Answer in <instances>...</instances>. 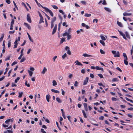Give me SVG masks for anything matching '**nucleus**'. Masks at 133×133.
Instances as JSON below:
<instances>
[{
    "mask_svg": "<svg viewBox=\"0 0 133 133\" xmlns=\"http://www.w3.org/2000/svg\"><path fill=\"white\" fill-rule=\"evenodd\" d=\"M59 11L60 13H62L63 15H64V12L61 10H59Z\"/></svg>",
    "mask_w": 133,
    "mask_h": 133,
    "instance_id": "47",
    "label": "nucleus"
},
{
    "mask_svg": "<svg viewBox=\"0 0 133 133\" xmlns=\"http://www.w3.org/2000/svg\"><path fill=\"white\" fill-rule=\"evenodd\" d=\"M69 49V48L68 46H66L65 47V50H66L68 49L67 50V53L69 55H71V52Z\"/></svg>",
    "mask_w": 133,
    "mask_h": 133,
    "instance_id": "7",
    "label": "nucleus"
},
{
    "mask_svg": "<svg viewBox=\"0 0 133 133\" xmlns=\"http://www.w3.org/2000/svg\"><path fill=\"white\" fill-rule=\"evenodd\" d=\"M23 55H22V54H21L18 57V59H20L22 58Z\"/></svg>",
    "mask_w": 133,
    "mask_h": 133,
    "instance_id": "54",
    "label": "nucleus"
},
{
    "mask_svg": "<svg viewBox=\"0 0 133 133\" xmlns=\"http://www.w3.org/2000/svg\"><path fill=\"white\" fill-rule=\"evenodd\" d=\"M39 6L41 7L42 8L44 9L46 12H49V13L50 14V15L52 16H53L54 15V14L52 11L51 10L49 9L48 8L45 7L43 6L42 5H41L40 3H39Z\"/></svg>",
    "mask_w": 133,
    "mask_h": 133,
    "instance_id": "2",
    "label": "nucleus"
},
{
    "mask_svg": "<svg viewBox=\"0 0 133 133\" xmlns=\"http://www.w3.org/2000/svg\"><path fill=\"white\" fill-rule=\"evenodd\" d=\"M69 34V33H68L67 32H65L63 34V36H67Z\"/></svg>",
    "mask_w": 133,
    "mask_h": 133,
    "instance_id": "36",
    "label": "nucleus"
},
{
    "mask_svg": "<svg viewBox=\"0 0 133 133\" xmlns=\"http://www.w3.org/2000/svg\"><path fill=\"white\" fill-rule=\"evenodd\" d=\"M56 100L59 103H61L62 102L61 100L58 97H57L56 98Z\"/></svg>",
    "mask_w": 133,
    "mask_h": 133,
    "instance_id": "17",
    "label": "nucleus"
},
{
    "mask_svg": "<svg viewBox=\"0 0 133 133\" xmlns=\"http://www.w3.org/2000/svg\"><path fill=\"white\" fill-rule=\"evenodd\" d=\"M65 41V38H64L61 39V40L60 42V43L61 44H62L63 42Z\"/></svg>",
    "mask_w": 133,
    "mask_h": 133,
    "instance_id": "30",
    "label": "nucleus"
},
{
    "mask_svg": "<svg viewBox=\"0 0 133 133\" xmlns=\"http://www.w3.org/2000/svg\"><path fill=\"white\" fill-rule=\"evenodd\" d=\"M27 21L29 22V23H31L32 21L31 19V18H30V14H28L27 15Z\"/></svg>",
    "mask_w": 133,
    "mask_h": 133,
    "instance_id": "4",
    "label": "nucleus"
},
{
    "mask_svg": "<svg viewBox=\"0 0 133 133\" xmlns=\"http://www.w3.org/2000/svg\"><path fill=\"white\" fill-rule=\"evenodd\" d=\"M100 37L102 40L105 41L106 40L105 38L103 36L101 35Z\"/></svg>",
    "mask_w": 133,
    "mask_h": 133,
    "instance_id": "35",
    "label": "nucleus"
},
{
    "mask_svg": "<svg viewBox=\"0 0 133 133\" xmlns=\"http://www.w3.org/2000/svg\"><path fill=\"white\" fill-rule=\"evenodd\" d=\"M23 92H19V95L18 97L19 98H21L22 96Z\"/></svg>",
    "mask_w": 133,
    "mask_h": 133,
    "instance_id": "24",
    "label": "nucleus"
},
{
    "mask_svg": "<svg viewBox=\"0 0 133 133\" xmlns=\"http://www.w3.org/2000/svg\"><path fill=\"white\" fill-rule=\"evenodd\" d=\"M87 103H83V105L84 106V108L87 107Z\"/></svg>",
    "mask_w": 133,
    "mask_h": 133,
    "instance_id": "60",
    "label": "nucleus"
},
{
    "mask_svg": "<svg viewBox=\"0 0 133 133\" xmlns=\"http://www.w3.org/2000/svg\"><path fill=\"white\" fill-rule=\"evenodd\" d=\"M98 76H99V77L101 78H102L103 77V76L102 74H99L98 75Z\"/></svg>",
    "mask_w": 133,
    "mask_h": 133,
    "instance_id": "49",
    "label": "nucleus"
},
{
    "mask_svg": "<svg viewBox=\"0 0 133 133\" xmlns=\"http://www.w3.org/2000/svg\"><path fill=\"white\" fill-rule=\"evenodd\" d=\"M123 56L124 57V59L128 60L127 57L125 53H124L123 54Z\"/></svg>",
    "mask_w": 133,
    "mask_h": 133,
    "instance_id": "22",
    "label": "nucleus"
},
{
    "mask_svg": "<svg viewBox=\"0 0 133 133\" xmlns=\"http://www.w3.org/2000/svg\"><path fill=\"white\" fill-rule=\"evenodd\" d=\"M116 69L120 72L122 71V70L118 67H117L116 68Z\"/></svg>",
    "mask_w": 133,
    "mask_h": 133,
    "instance_id": "45",
    "label": "nucleus"
},
{
    "mask_svg": "<svg viewBox=\"0 0 133 133\" xmlns=\"http://www.w3.org/2000/svg\"><path fill=\"white\" fill-rule=\"evenodd\" d=\"M75 63H76V65H81L82 66V64L78 60H76L75 61Z\"/></svg>",
    "mask_w": 133,
    "mask_h": 133,
    "instance_id": "9",
    "label": "nucleus"
},
{
    "mask_svg": "<svg viewBox=\"0 0 133 133\" xmlns=\"http://www.w3.org/2000/svg\"><path fill=\"white\" fill-rule=\"evenodd\" d=\"M100 53L102 54H105V52L102 50V49H100Z\"/></svg>",
    "mask_w": 133,
    "mask_h": 133,
    "instance_id": "40",
    "label": "nucleus"
},
{
    "mask_svg": "<svg viewBox=\"0 0 133 133\" xmlns=\"http://www.w3.org/2000/svg\"><path fill=\"white\" fill-rule=\"evenodd\" d=\"M95 69L97 70H101L102 71L103 70V69L102 68H100L98 66H96L95 67Z\"/></svg>",
    "mask_w": 133,
    "mask_h": 133,
    "instance_id": "20",
    "label": "nucleus"
},
{
    "mask_svg": "<svg viewBox=\"0 0 133 133\" xmlns=\"http://www.w3.org/2000/svg\"><path fill=\"white\" fill-rule=\"evenodd\" d=\"M51 91L52 92H55V93H59V91H58L57 90H55L53 89H51Z\"/></svg>",
    "mask_w": 133,
    "mask_h": 133,
    "instance_id": "12",
    "label": "nucleus"
},
{
    "mask_svg": "<svg viewBox=\"0 0 133 133\" xmlns=\"http://www.w3.org/2000/svg\"><path fill=\"white\" fill-rule=\"evenodd\" d=\"M10 56H8L7 58H5V61H6L8 60H9L10 59Z\"/></svg>",
    "mask_w": 133,
    "mask_h": 133,
    "instance_id": "51",
    "label": "nucleus"
},
{
    "mask_svg": "<svg viewBox=\"0 0 133 133\" xmlns=\"http://www.w3.org/2000/svg\"><path fill=\"white\" fill-rule=\"evenodd\" d=\"M12 21L11 22L10 25H13L14 23V20L13 19H12Z\"/></svg>",
    "mask_w": 133,
    "mask_h": 133,
    "instance_id": "42",
    "label": "nucleus"
},
{
    "mask_svg": "<svg viewBox=\"0 0 133 133\" xmlns=\"http://www.w3.org/2000/svg\"><path fill=\"white\" fill-rule=\"evenodd\" d=\"M104 118L103 116H101L99 117V119L100 120H103Z\"/></svg>",
    "mask_w": 133,
    "mask_h": 133,
    "instance_id": "50",
    "label": "nucleus"
},
{
    "mask_svg": "<svg viewBox=\"0 0 133 133\" xmlns=\"http://www.w3.org/2000/svg\"><path fill=\"white\" fill-rule=\"evenodd\" d=\"M12 71V70H10L9 72H8V77H9L10 76V74L11 73V72Z\"/></svg>",
    "mask_w": 133,
    "mask_h": 133,
    "instance_id": "62",
    "label": "nucleus"
},
{
    "mask_svg": "<svg viewBox=\"0 0 133 133\" xmlns=\"http://www.w3.org/2000/svg\"><path fill=\"white\" fill-rule=\"evenodd\" d=\"M99 42L103 46H105V43L102 40L99 41Z\"/></svg>",
    "mask_w": 133,
    "mask_h": 133,
    "instance_id": "21",
    "label": "nucleus"
},
{
    "mask_svg": "<svg viewBox=\"0 0 133 133\" xmlns=\"http://www.w3.org/2000/svg\"><path fill=\"white\" fill-rule=\"evenodd\" d=\"M52 85L53 86H55L57 85L56 82L55 80H53L52 81Z\"/></svg>",
    "mask_w": 133,
    "mask_h": 133,
    "instance_id": "29",
    "label": "nucleus"
},
{
    "mask_svg": "<svg viewBox=\"0 0 133 133\" xmlns=\"http://www.w3.org/2000/svg\"><path fill=\"white\" fill-rule=\"evenodd\" d=\"M41 132L43 133H46V132L45 131L44 129L42 128L41 129Z\"/></svg>",
    "mask_w": 133,
    "mask_h": 133,
    "instance_id": "53",
    "label": "nucleus"
},
{
    "mask_svg": "<svg viewBox=\"0 0 133 133\" xmlns=\"http://www.w3.org/2000/svg\"><path fill=\"white\" fill-rule=\"evenodd\" d=\"M91 16V14H85V17H88L90 16Z\"/></svg>",
    "mask_w": 133,
    "mask_h": 133,
    "instance_id": "33",
    "label": "nucleus"
},
{
    "mask_svg": "<svg viewBox=\"0 0 133 133\" xmlns=\"http://www.w3.org/2000/svg\"><path fill=\"white\" fill-rule=\"evenodd\" d=\"M47 71V69L45 67H44L43 70L42 72L43 74H44L45 72Z\"/></svg>",
    "mask_w": 133,
    "mask_h": 133,
    "instance_id": "19",
    "label": "nucleus"
},
{
    "mask_svg": "<svg viewBox=\"0 0 133 133\" xmlns=\"http://www.w3.org/2000/svg\"><path fill=\"white\" fill-rule=\"evenodd\" d=\"M11 46V42L10 41H9L8 43V48H9Z\"/></svg>",
    "mask_w": 133,
    "mask_h": 133,
    "instance_id": "59",
    "label": "nucleus"
},
{
    "mask_svg": "<svg viewBox=\"0 0 133 133\" xmlns=\"http://www.w3.org/2000/svg\"><path fill=\"white\" fill-rule=\"evenodd\" d=\"M98 21V19H95L93 20V22L94 23L95 22L96 23H97Z\"/></svg>",
    "mask_w": 133,
    "mask_h": 133,
    "instance_id": "57",
    "label": "nucleus"
},
{
    "mask_svg": "<svg viewBox=\"0 0 133 133\" xmlns=\"http://www.w3.org/2000/svg\"><path fill=\"white\" fill-rule=\"evenodd\" d=\"M10 120H11L10 119H8L5 121V123L6 124H7L10 121Z\"/></svg>",
    "mask_w": 133,
    "mask_h": 133,
    "instance_id": "43",
    "label": "nucleus"
},
{
    "mask_svg": "<svg viewBox=\"0 0 133 133\" xmlns=\"http://www.w3.org/2000/svg\"><path fill=\"white\" fill-rule=\"evenodd\" d=\"M4 37V34H3L2 35V36L0 38V42H1L2 41L3 38Z\"/></svg>",
    "mask_w": 133,
    "mask_h": 133,
    "instance_id": "31",
    "label": "nucleus"
},
{
    "mask_svg": "<svg viewBox=\"0 0 133 133\" xmlns=\"http://www.w3.org/2000/svg\"><path fill=\"white\" fill-rule=\"evenodd\" d=\"M117 23L118 25L120 27H122L123 26L121 22H119V21H117Z\"/></svg>",
    "mask_w": 133,
    "mask_h": 133,
    "instance_id": "26",
    "label": "nucleus"
},
{
    "mask_svg": "<svg viewBox=\"0 0 133 133\" xmlns=\"http://www.w3.org/2000/svg\"><path fill=\"white\" fill-rule=\"evenodd\" d=\"M118 31L119 33L120 34V35L123 36V38L127 40V39L125 37V34L123 33L122 32L119 31V30H118Z\"/></svg>",
    "mask_w": 133,
    "mask_h": 133,
    "instance_id": "6",
    "label": "nucleus"
},
{
    "mask_svg": "<svg viewBox=\"0 0 133 133\" xmlns=\"http://www.w3.org/2000/svg\"><path fill=\"white\" fill-rule=\"evenodd\" d=\"M28 71L29 74L30 76H31L33 73V72L29 70H28Z\"/></svg>",
    "mask_w": 133,
    "mask_h": 133,
    "instance_id": "23",
    "label": "nucleus"
},
{
    "mask_svg": "<svg viewBox=\"0 0 133 133\" xmlns=\"http://www.w3.org/2000/svg\"><path fill=\"white\" fill-rule=\"evenodd\" d=\"M82 112L83 113L84 117L85 118H87V116L84 111V110H82Z\"/></svg>",
    "mask_w": 133,
    "mask_h": 133,
    "instance_id": "18",
    "label": "nucleus"
},
{
    "mask_svg": "<svg viewBox=\"0 0 133 133\" xmlns=\"http://www.w3.org/2000/svg\"><path fill=\"white\" fill-rule=\"evenodd\" d=\"M83 56H84V57H93V56L91 55H88L86 53L84 54H83Z\"/></svg>",
    "mask_w": 133,
    "mask_h": 133,
    "instance_id": "10",
    "label": "nucleus"
},
{
    "mask_svg": "<svg viewBox=\"0 0 133 133\" xmlns=\"http://www.w3.org/2000/svg\"><path fill=\"white\" fill-rule=\"evenodd\" d=\"M59 79L60 81L62 80L63 79V77L62 76H60L59 77Z\"/></svg>",
    "mask_w": 133,
    "mask_h": 133,
    "instance_id": "61",
    "label": "nucleus"
},
{
    "mask_svg": "<svg viewBox=\"0 0 133 133\" xmlns=\"http://www.w3.org/2000/svg\"><path fill=\"white\" fill-rule=\"evenodd\" d=\"M125 34L126 37L130 39V37L127 31H126L125 32Z\"/></svg>",
    "mask_w": 133,
    "mask_h": 133,
    "instance_id": "14",
    "label": "nucleus"
},
{
    "mask_svg": "<svg viewBox=\"0 0 133 133\" xmlns=\"http://www.w3.org/2000/svg\"><path fill=\"white\" fill-rule=\"evenodd\" d=\"M39 6L41 7L42 8L44 9L46 12H49V13L50 14V15L52 16H53L54 15V14L52 11L51 10L49 9L48 8L45 7L43 6L42 5H41L40 3H39Z\"/></svg>",
    "mask_w": 133,
    "mask_h": 133,
    "instance_id": "1",
    "label": "nucleus"
},
{
    "mask_svg": "<svg viewBox=\"0 0 133 133\" xmlns=\"http://www.w3.org/2000/svg\"><path fill=\"white\" fill-rule=\"evenodd\" d=\"M67 55L66 53H65L64 55L62 56V58L63 59H64L66 57Z\"/></svg>",
    "mask_w": 133,
    "mask_h": 133,
    "instance_id": "38",
    "label": "nucleus"
},
{
    "mask_svg": "<svg viewBox=\"0 0 133 133\" xmlns=\"http://www.w3.org/2000/svg\"><path fill=\"white\" fill-rule=\"evenodd\" d=\"M28 37L30 41L32 42H33V40L32 39L30 35Z\"/></svg>",
    "mask_w": 133,
    "mask_h": 133,
    "instance_id": "64",
    "label": "nucleus"
},
{
    "mask_svg": "<svg viewBox=\"0 0 133 133\" xmlns=\"http://www.w3.org/2000/svg\"><path fill=\"white\" fill-rule=\"evenodd\" d=\"M20 79V78L19 77H17V78L15 79V83H17V82Z\"/></svg>",
    "mask_w": 133,
    "mask_h": 133,
    "instance_id": "34",
    "label": "nucleus"
},
{
    "mask_svg": "<svg viewBox=\"0 0 133 133\" xmlns=\"http://www.w3.org/2000/svg\"><path fill=\"white\" fill-rule=\"evenodd\" d=\"M111 99L113 101H117V99L115 97H112L111 98Z\"/></svg>",
    "mask_w": 133,
    "mask_h": 133,
    "instance_id": "58",
    "label": "nucleus"
},
{
    "mask_svg": "<svg viewBox=\"0 0 133 133\" xmlns=\"http://www.w3.org/2000/svg\"><path fill=\"white\" fill-rule=\"evenodd\" d=\"M81 3L84 5H85L86 4V3L85 1H81Z\"/></svg>",
    "mask_w": 133,
    "mask_h": 133,
    "instance_id": "44",
    "label": "nucleus"
},
{
    "mask_svg": "<svg viewBox=\"0 0 133 133\" xmlns=\"http://www.w3.org/2000/svg\"><path fill=\"white\" fill-rule=\"evenodd\" d=\"M90 77H91L92 78H93L94 77V75L92 74H90Z\"/></svg>",
    "mask_w": 133,
    "mask_h": 133,
    "instance_id": "56",
    "label": "nucleus"
},
{
    "mask_svg": "<svg viewBox=\"0 0 133 133\" xmlns=\"http://www.w3.org/2000/svg\"><path fill=\"white\" fill-rule=\"evenodd\" d=\"M6 2L8 4H10V3L11 2L10 0H6Z\"/></svg>",
    "mask_w": 133,
    "mask_h": 133,
    "instance_id": "52",
    "label": "nucleus"
},
{
    "mask_svg": "<svg viewBox=\"0 0 133 133\" xmlns=\"http://www.w3.org/2000/svg\"><path fill=\"white\" fill-rule=\"evenodd\" d=\"M15 31H10L9 32V33L10 34H14L15 32Z\"/></svg>",
    "mask_w": 133,
    "mask_h": 133,
    "instance_id": "55",
    "label": "nucleus"
},
{
    "mask_svg": "<svg viewBox=\"0 0 133 133\" xmlns=\"http://www.w3.org/2000/svg\"><path fill=\"white\" fill-rule=\"evenodd\" d=\"M24 25L28 28V29H31V26L28 23H24Z\"/></svg>",
    "mask_w": 133,
    "mask_h": 133,
    "instance_id": "11",
    "label": "nucleus"
},
{
    "mask_svg": "<svg viewBox=\"0 0 133 133\" xmlns=\"http://www.w3.org/2000/svg\"><path fill=\"white\" fill-rule=\"evenodd\" d=\"M57 29L54 28L53 29V30L52 32V34H54L56 32V30Z\"/></svg>",
    "mask_w": 133,
    "mask_h": 133,
    "instance_id": "37",
    "label": "nucleus"
},
{
    "mask_svg": "<svg viewBox=\"0 0 133 133\" xmlns=\"http://www.w3.org/2000/svg\"><path fill=\"white\" fill-rule=\"evenodd\" d=\"M17 62L16 61H14V62H13L12 64H11L12 66H13L14 65L16 64L17 63Z\"/></svg>",
    "mask_w": 133,
    "mask_h": 133,
    "instance_id": "63",
    "label": "nucleus"
},
{
    "mask_svg": "<svg viewBox=\"0 0 133 133\" xmlns=\"http://www.w3.org/2000/svg\"><path fill=\"white\" fill-rule=\"evenodd\" d=\"M104 9L105 10L108 11L109 12H110L111 11L107 7H104Z\"/></svg>",
    "mask_w": 133,
    "mask_h": 133,
    "instance_id": "27",
    "label": "nucleus"
},
{
    "mask_svg": "<svg viewBox=\"0 0 133 133\" xmlns=\"http://www.w3.org/2000/svg\"><path fill=\"white\" fill-rule=\"evenodd\" d=\"M46 97L47 101L48 102H50L49 99L51 98L50 95L49 94L47 95Z\"/></svg>",
    "mask_w": 133,
    "mask_h": 133,
    "instance_id": "8",
    "label": "nucleus"
},
{
    "mask_svg": "<svg viewBox=\"0 0 133 133\" xmlns=\"http://www.w3.org/2000/svg\"><path fill=\"white\" fill-rule=\"evenodd\" d=\"M119 81V80L117 78H114L112 79V81L114 82L116 81Z\"/></svg>",
    "mask_w": 133,
    "mask_h": 133,
    "instance_id": "28",
    "label": "nucleus"
},
{
    "mask_svg": "<svg viewBox=\"0 0 133 133\" xmlns=\"http://www.w3.org/2000/svg\"><path fill=\"white\" fill-rule=\"evenodd\" d=\"M52 6L54 9H58V7L55 5H52Z\"/></svg>",
    "mask_w": 133,
    "mask_h": 133,
    "instance_id": "41",
    "label": "nucleus"
},
{
    "mask_svg": "<svg viewBox=\"0 0 133 133\" xmlns=\"http://www.w3.org/2000/svg\"><path fill=\"white\" fill-rule=\"evenodd\" d=\"M71 38V35H69V34L68 36H67V39L68 40H69V39H70Z\"/></svg>",
    "mask_w": 133,
    "mask_h": 133,
    "instance_id": "46",
    "label": "nucleus"
},
{
    "mask_svg": "<svg viewBox=\"0 0 133 133\" xmlns=\"http://www.w3.org/2000/svg\"><path fill=\"white\" fill-rule=\"evenodd\" d=\"M78 83L77 81H76L75 82L74 84V86L75 87H77L78 86Z\"/></svg>",
    "mask_w": 133,
    "mask_h": 133,
    "instance_id": "48",
    "label": "nucleus"
},
{
    "mask_svg": "<svg viewBox=\"0 0 133 133\" xmlns=\"http://www.w3.org/2000/svg\"><path fill=\"white\" fill-rule=\"evenodd\" d=\"M128 60H126V59H125L124 60V63L126 65H127L128 64V62L127 61Z\"/></svg>",
    "mask_w": 133,
    "mask_h": 133,
    "instance_id": "32",
    "label": "nucleus"
},
{
    "mask_svg": "<svg viewBox=\"0 0 133 133\" xmlns=\"http://www.w3.org/2000/svg\"><path fill=\"white\" fill-rule=\"evenodd\" d=\"M56 20V17L52 18V19L51 23H54V22Z\"/></svg>",
    "mask_w": 133,
    "mask_h": 133,
    "instance_id": "15",
    "label": "nucleus"
},
{
    "mask_svg": "<svg viewBox=\"0 0 133 133\" xmlns=\"http://www.w3.org/2000/svg\"><path fill=\"white\" fill-rule=\"evenodd\" d=\"M26 60V58L25 57H23L21 60L20 62L22 63L24 62Z\"/></svg>",
    "mask_w": 133,
    "mask_h": 133,
    "instance_id": "25",
    "label": "nucleus"
},
{
    "mask_svg": "<svg viewBox=\"0 0 133 133\" xmlns=\"http://www.w3.org/2000/svg\"><path fill=\"white\" fill-rule=\"evenodd\" d=\"M89 78L88 77H87L85 79L83 83V85H86L87 83L88 82Z\"/></svg>",
    "mask_w": 133,
    "mask_h": 133,
    "instance_id": "5",
    "label": "nucleus"
},
{
    "mask_svg": "<svg viewBox=\"0 0 133 133\" xmlns=\"http://www.w3.org/2000/svg\"><path fill=\"white\" fill-rule=\"evenodd\" d=\"M132 15L131 13H128L127 12H124L123 14V15L124 16H130Z\"/></svg>",
    "mask_w": 133,
    "mask_h": 133,
    "instance_id": "13",
    "label": "nucleus"
},
{
    "mask_svg": "<svg viewBox=\"0 0 133 133\" xmlns=\"http://www.w3.org/2000/svg\"><path fill=\"white\" fill-rule=\"evenodd\" d=\"M28 82L27 81H26L25 82V85L27 86L28 87H30V85L29 84L27 83Z\"/></svg>",
    "mask_w": 133,
    "mask_h": 133,
    "instance_id": "39",
    "label": "nucleus"
},
{
    "mask_svg": "<svg viewBox=\"0 0 133 133\" xmlns=\"http://www.w3.org/2000/svg\"><path fill=\"white\" fill-rule=\"evenodd\" d=\"M42 22V23L44 22V21H43V17L40 18L39 23V24H40Z\"/></svg>",
    "mask_w": 133,
    "mask_h": 133,
    "instance_id": "16",
    "label": "nucleus"
},
{
    "mask_svg": "<svg viewBox=\"0 0 133 133\" xmlns=\"http://www.w3.org/2000/svg\"><path fill=\"white\" fill-rule=\"evenodd\" d=\"M112 52L113 54H115L114 55V57H120V54L119 51H117L116 52V51L113 50L112 51Z\"/></svg>",
    "mask_w": 133,
    "mask_h": 133,
    "instance_id": "3",
    "label": "nucleus"
}]
</instances>
